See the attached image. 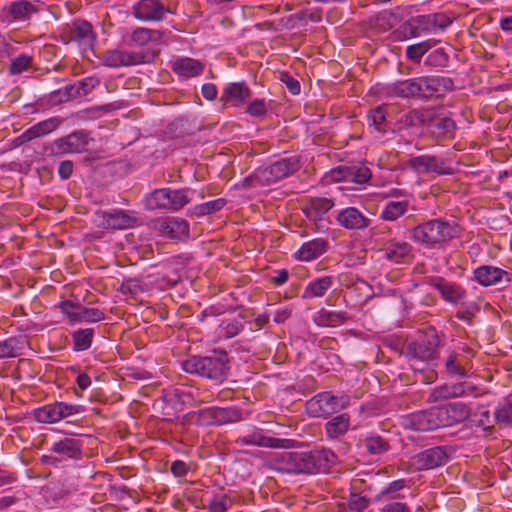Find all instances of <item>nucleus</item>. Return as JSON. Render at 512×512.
I'll list each match as a JSON object with an SVG mask.
<instances>
[{
	"mask_svg": "<svg viewBox=\"0 0 512 512\" xmlns=\"http://www.w3.org/2000/svg\"><path fill=\"white\" fill-rule=\"evenodd\" d=\"M244 419L243 410L236 406L218 407L217 421L218 425H226L240 422Z\"/></svg>",
	"mask_w": 512,
	"mask_h": 512,
	"instance_id": "obj_40",
	"label": "nucleus"
},
{
	"mask_svg": "<svg viewBox=\"0 0 512 512\" xmlns=\"http://www.w3.org/2000/svg\"><path fill=\"white\" fill-rule=\"evenodd\" d=\"M494 416L498 423L512 427V394L498 402Z\"/></svg>",
	"mask_w": 512,
	"mask_h": 512,
	"instance_id": "obj_39",
	"label": "nucleus"
},
{
	"mask_svg": "<svg viewBox=\"0 0 512 512\" xmlns=\"http://www.w3.org/2000/svg\"><path fill=\"white\" fill-rule=\"evenodd\" d=\"M32 64V57L26 54L17 56L11 61L9 72L12 75H18L26 71Z\"/></svg>",
	"mask_w": 512,
	"mask_h": 512,
	"instance_id": "obj_56",
	"label": "nucleus"
},
{
	"mask_svg": "<svg viewBox=\"0 0 512 512\" xmlns=\"http://www.w3.org/2000/svg\"><path fill=\"white\" fill-rule=\"evenodd\" d=\"M148 28H137L131 34V41L136 45H145L150 41Z\"/></svg>",
	"mask_w": 512,
	"mask_h": 512,
	"instance_id": "obj_63",
	"label": "nucleus"
},
{
	"mask_svg": "<svg viewBox=\"0 0 512 512\" xmlns=\"http://www.w3.org/2000/svg\"><path fill=\"white\" fill-rule=\"evenodd\" d=\"M347 319L348 314L346 312H330L322 309L319 311L318 315L319 324L327 326L343 323Z\"/></svg>",
	"mask_w": 512,
	"mask_h": 512,
	"instance_id": "obj_51",
	"label": "nucleus"
},
{
	"mask_svg": "<svg viewBox=\"0 0 512 512\" xmlns=\"http://www.w3.org/2000/svg\"><path fill=\"white\" fill-rule=\"evenodd\" d=\"M94 337L92 328L79 329L72 334L73 350L85 351L91 347Z\"/></svg>",
	"mask_w": 512,
	"mask_h": 512,
	"instance_id": "obj_47",
	"label": "nucleus"
},
{
	"mask_svg": "<svg viewBox=\"0 0 512 512\" xmlns=\"http://www.w3.org/2000/svg\"><path fill=\"white\" fill-rule=\"evenodd\" d=\"M350 427V415L341 413L330 418L324 425L327 438L334 440L344 436Z\"/></svg>",
	"mask_w": 512,
	"mask_h": 512,
	"instance_id": "obj_33",
	"label": "nucleus"
},
{
	"mask_svg": "<svg viewBox=\"0 0 512 512\" xmlns=\"http://www.w3.org/2000/svg\"><path fill=\"white\" fill-rule=\"evenodd\" d=\"M170 8L161 0H140L133 7V15L141 21H163Z\"/></svg>",
	"mask_w": 512,
	"mask_h": 512,
	"instance_id": "obj_13",
	"label": "nucleus"
},
{
	"mask_svg": "<svg viewBox=\"0 0 512 512\" xmlns=\"http://www.w3.org/2000/svg\"><path fill=\"white\" fill-rule=\"evenodd\" d=\"M52 98L59 103L79 98L75 82L55 91Z\"/></svg>",
	"mask_w": 512,
	"mask_h": 512,
	"instance_id": "obj_55",
	"label": "nucleus"
},
{
	"mask_svg": "<svg viewBox=\"0 0 512 512\" xmlns=\"http://www.w3.org/2000/svg\"><path fill=\"white\" fill-rule=\"evenodd\" d=\"M469 360L457 351H451L444 361L445 372L451 377L465 378L469 374Z\"/></svg>",
	"mask_w": 512,
	"mask_h": 512,
	"instance_id": "obj_29",
	"label": "nucleus"
},
{
	"mask_svg": "<svg viewBox=\"0 0 512 512\" xmlns=\"http://www.w3.org/2000/svg\"><path fill=\"white\" fill-rule=\"evenodd\" d=\"M239 446H257L265 448H289L293 440L265 436L256 427H251L236 439Z\"/></svg>",
	"mask_w": 512,
	"mask_h": 512,
	"instance_id": "obj_9",
	"label": "nucleus"
},
{
	"mask_svg": "<svg viewBox=\"0 0 512 512\" xmlns=\"http://www.w3.org/2000/svg\"><path fill=\"white\" fill-rule=\"evenodd\" d=\"M398 37L400 40L416 38L422 34L430 33V23L428 15H419L403 22L398 28Z\"/></svg>",
	"mask_w": 512,
	"mask_h": 512,
	"instance_id": "obj_25",
	"label": "nucleus"
},
{
	"mask_svg": "<svg viewBox=\"0 0 512 512\" xmlns=\"http://www.w3.org/2000/svg\"><path fill=\"white\" fill-rule=\"evenodd\" d=\"M411 246L406 242H389L384 248L385 256L387 259L400 262L411 253Z\"/></svg>",
	"mask_w": 512,
	"mask_h": 512,
	"instance_id": "obj_42",
	"label": "nucleus"
},
{
	"mask_svg": "<svg viewBox=\"0 0 512 512\" xmlns=\"http://www.w3.org/2000/svg\"><path fill=\"white\" fill-rule=\"evenodd\" d=\"M403 424L406 428L420 432L442 428L437 407L410 413L404 417Z\"/></svg>",
	"mask_w": 512,
	"mask_h": 512,
	"instance_id": "obj_11",
	"label": "nucleus"
},
{
	"mask_svg": "<svg viewBox=\"0 0 512 512\" xmlns=\"http://www.w3.org/2000/svg\"><path fill=\"white\" fill-rule=\"evenodd\" d=\"M441 427H450L470 417V407L461 402H451L437 407Z\"/></svg>",
	"mask_w": 512,
	"mask_h": 512,
	"instance_id": "obj_20",
	"label": "nucleus"
},
{
	"mask_svg": "<svg viewBox=\"0 0 512 512\" xmlns=\"http://www.w3.org/2000/svg\"><path fill=\"white\" fill-rule=\"evenodd\" d=\"M369 505V500L366 497L357 494H351L348 500V507L353 512H363Z\"/></svg>",
	"mask_w": 512,
	"mask_h": 512,
	"instance_id": "obj_60",
	"label": "nucleus"
},
{
	"mask_svg": "<svg viewBox=\"0 0 512 512\" xmlns=\"http://www.w3.org/2000/svg\"><path fill=\"white\" fill-rule=\"evenodd\" d=\"M390 93L401 98H428L425 77H416L394 82Z\"/></svg>",
	"mask_w": 512,
	"mask_h": 512,
	"instance_id": "obj_16",
	"label": "nucleus"
},
{
	"mask_svg": "<svg viewBox=\"0 0 512 512\" xmlns=\"http://www.w3.org/2000/svg\"><path fill=\"white\" fill-rule=\"evenodd\" d=\"M98 217L101 218L100 227L112 230L131 228L138 220L136 213L121 209L101 211Z\"/></svg>",
	"mask_w": 512,
	"mask_h": 512,
	"instance_id": "obj_14",
	"label": "nucleus"
},
{
	"mask_svg": "<svg viewBox=\"0 0 512 512\" xmlns=\"http://www.w3.org/2000/svg\"><path fill=\"white\" fill-rule=\"evenodd\" d=\"M435 43V40L429 39L413 45H409L406 48L407 59L414 63H419L421 58L432 48Z\"/></svg>",
	"mask_w": 512,
	"mask_h": 512,
	"instance_id": "obj_48",
	"label": "nucleus"
},
{
	"mask_svg": "<svg viewBox=\"0 0 512 512\" xmlns=\"http://www.w3.org/2000/svg\"><path fill=\"white\" fill-rule=\"evenodd\" d=\"M456 129L457 126L454 120L447 116H439L431 110L425 130L432 138L437 141L452 139Z\"/></svg>",
	"mask_w": 512,
	"mask_h": 512,
	"instance_id": "obj_15",
	"label": "nucleus"
},
{
	"mask_svg": "<svg viewBox=\"0 0 512 512\" xmlns=\"http://www.w3.org/2000/svg\"><path fill=\"white\" fill-rule=\"evenodd\" d=\"M189 192L190 189L184 188V189H177V190H171L170 189V210H179L183 206L189 203Z\"/></svg>",
	"mask_w": 512,
	"mask_h": 512,
	"instance_id": "obj_50",
	"label": "nucleus"
},
{
	"mask_svg": "<svg viewBox=\"0 0 512 512\" xmlns=\"http://www.w3.org/2000/svg\"><path fill=\"white\" fill-rule=\"evenodd\" d=\"M65 34L69 41L77 42L86 51L92 49L96 41L93 26L86 20H75L65 27Z\"/></svg>",
	"mask_w": 512,
	"mask_h": 512,
	"instance_id": "obj_12",
	"label": "nucleus"
},
{
	"mask_svg": "<svg viewBox=\"0 0 512 512\" xmlns=\"http://www.w3.org/2000/svg\"><path fill=\"white\" fill-rule=\"evenodd\" d=\"M408 207L409 202L407 200L387 201L380 213V217L385 221H396L407 212Z\"/></svg>",
	"mask_w": 512,
	"mask_h": 512,
	"instance_id": "obj_36",
	"label": "nucleus"
},
{
	"mask_svg": "<svg viewBox=\"0 0 512 512\" xmlns=\"http://www.w3.org/2000/svg\"><path fill=\"white\" fill-rule=\"evenodd\" d=\"M334 282L335 278L333 276H322L312 279L306 285L301 297L306 300L323 297L332 288Z\"/></svg>",
	"mask_w": 512,
	"mask_h": 512,
	"instance_id": "obj_32",
	"label": "nucleus"
},
{
	"mask_svg": "<svg viewBox=\"0 0 512 512\" xmlns=\"http://www.w3.org/2000/svg\"><path fill=\"white\" fill-rule=\"evenodd\" d=\"M358 447L365 450L370 456L382 455L391 448L389 440L376 433H370L361 437L358 442Z\"/></svg>",
	"mask_w": 512,
	"mask_h": 512,
	"instance_id": "obj_28",
	"label": "nucleus"
},
{
	"mask_svg": "<svg viewBox=\"0 0 512 512\" xmlns=\"http://www.w3.org/2000/svg\"><path fill=\"white\" fill-rule=\"evenodd\" d=\"M301 168V160L297 155L281 158L266 167L258 168L255 173V179L262 185L276 183Z\"/></svg>",
	"mask_w": 512,
	"mask_h": 512,
	"instance_id": "obj_5",
	"label": "nucleus"
},
{
	"mask_svg": "<svg viewBox=\"0 0 512 512\" xmlns=\"http://www.w3.org/2000/svg\"><path fill=\"white\" fill-rule=\"evenodd\" d=\"M22 348L23 340L19 337H9L0 341V359L17 357Z\"/></svg>",
	"mask_w": 512,
	"mask_h": 512,
	"instance_id": "obj_45",
	"label": "nucleus"
},
{
	"mask_svg": "<svg viewBox=\"0 0 512 512\" xmlns=\"http://www.w3.org/2000/svg\"><path fill=\"white\" fill-rule=\"evenodd\" d=\"M427 86V97L430 98L436 94L450 92L454 90V82L449 77L444 76H425Z\"/></svg>",
	"mask_w": 512,
	"mask_h": 512,
	"instance_id": "obj_35",
	"label": "nucleus"
},
{
	"mask_svg": "<svg viewBox=\"0 0 512 512\" xmlns=\"http://www.w3.org/2000/svg\"><path fill=\"white\" fill-rule=\"evenodd\" d=\"M49 450L63 458L80 459L82 456V445L74 438H64L53 442Z\"/></svg>",
	"mask_w": 512,
	"mask_h": 512,
	"instance_id": "obj_30",
	"label": "nucleus"
},
{
	"mask_svg": "<svg viewBox=\"0 0 512 512\" xmlns=\"http://www.w3.org/2000/svg\"><path fill=\"white\" fill-rule=\"evenodd\" d=\"M280 79L286 85L287 90L292 95H298L300 93L301 86L299 81L292 77L289 73H282Z\"/></svg>",
	"mask_w": 512,
	"mask_h": 512,
	"instance_id": "obj_61",
	"label": "nucleus"
},
{
	"mask_svg": "<svg viewBox=\"0 0 512 512\" xmlns=\"http://www.w3.org/2000/svg\"><path fill=\"white\" fill-rule=\"evenodd\" d=\"M431 284L439 291L442 298L451 304H458L466 296L465 290L459 284L448 282L442 277L433 278Z\"/></svg>",
	"mask_w": 512,
	"mask_h": 512,
	"instance_id": "obj_26",
	"label": "nucleus"
},
{
	"mask_svg": "<svg viewBox=\"0 0 512 512\" xmlns=\"http://www.w3.org/2000/svg\"><path fill=\"white\" fill-rule=\"evenodd\" d=\"M448 458L446 447L435 446L416 454L413 457V464L418 470H430L445 465Z\"/></svg>",
	"mask_w": 512,
	"mask_h": 512,
	"instance_id": "obj_17",
	"label": "nucleus"
},
{
	"mask_svg": "<svg viewBox=\"0 0 512 512\" xmlns=\"http://www.w3.org/2000/svg\"><path fill=\"white\" fill-rule=\"evenodd\" d=\"M83 411L84 407L82 405L57 401L36 409L35 419L40 423H56L64 418L80 414Z\"/></svg>",
	"mask_w": 512,
	"mask_h": 512,
	"instance_id": "obj_7",
	"label": "nucleus"
},
{
	"mask_svg": "<svg viewBox=\"0 0 512 512\" xmlns=\"http://www.w3.org/2000/svg\"><path fill=\"white\" fill-rule=\"evenodd\" d=\"M61 124V120L57 117H52L41 122L36 123L27 129L30 138L36 139L44 137L54 131Z\"/></svg>",
	"mask_w": 512,
	"mask_h": 512,
	"instance_id": "obj_41",
	"label": "nucleus"
},
{
	"mask_svg": "<svg viewBox=\"0 0 512 512\" xmlns=\"http://www.w3.org/2000/svg\"><path fill=\"white\" fill-rule=\"evenodd\" d=\"M335 203L331 198L325 197H309L306 199L303 212L309 221L316 224L318 228L323 227V217L329 212Z\"/></svg>",
	"mask_w": 512,
	"mask_h": 512,
	"instance_id": "obj_22",
	"label": "nucleus"
},
{
	"mask_svg": "<svg viewBox=\"0 0 512 512\" xmlns=\"http://www.w3.org/2000/svg\"><path fill=\"white\" fill-rule=\"evenodd\" d=\"M408 165L417 173H436L449 175L452 169L445 166L444 160L433 155H420L409 159Z\"/></svg>",
	"mask_w": 512,
	"mask_h": 512,
	"instance_id": "obj_21",
	"label": "nucleus"
},
{
	"mask_svg": "<svg viewBox=\"0 0 512 512\" xmlns=\"http://www.w3.org/2000/svg\"><path fill=\"white\" fill-rule=\"evenodd\" d=\"M380 512H411L408 505L397 500H389L380 509Z\"/></svg>",
	"mask_w": 512,
	"mask_h": 512,
	"instance_id": "obj_62",
	"label": "nucleus"
},
{
	"mask_svg": "<svg viewBox=\"0 0 512 512\" xmlns=\"http://www.w3.org/2000/svg\"><path fill=\"white\" fill-rule=\"evenodd\" d=\"M406 485V481L404 479H398L390 482L385 487H383L378 494L375 495V500L380 501L383 498H388L389 500H396L397 493L402 490Z\"/></svg>",
	"mask_w": 512,
	"mask_h": 512,
	"instance_id": "obj_49",
	"label": "nucleus"
},
{
	"mask_svg": "<svg viewBox=\"0 0 512 512\" xmlns=\"http://www.w3.org/2000/svg\"><path fill=\"white\" fill-rule=\"evenodd\" d=\"M329 243L323 238H315L301 245L297 251V258L301 261H311L323 255Z\"/></svg>",
	"mask_w": 512,
	"mask_h": 512,
	"instance_id": "obj_31",
	"label": "nucleus"
},
{
	"mask_svg": "<svg viewBox=\"0 0 512 512\" xmlns=\"http://www.w3.org/2000/svg\"><path fill=\"white\" fill-rule=\"evenodd\" d=\"M157 229L170 239L183 240L189 235V224L177 217H167L157 221Z\"/></svg>",
	"mask_w": 512,
	"mask_h": 512,
	"instance_id": "obj_24",
	"label": "nucleus"
},
{
	"mask_svg": "<svg viewBox=\"0 0 512 512\" xmlns=\"http://www.w3.org/2000/svg\"><path fill=\"white\" fill-rule=\"evenodd\" d=\"M172 69L176 74L189 78L201 74L204 65L199 60L185 57L175 60Z\"/></svg>",
	"mask_w": 512,
	"mask_h": 512,
	"instance_id": "obj_34",
	"label": "nucleus"
},
{
	"mask_svg": "<svg viewBox=\"0 0 512 512\" xmlns=\"http://www.w3.org/2000/svg\"><path fill=\"white\" fill-rule=\"evenodd\" d=\"M169 188L155 189L146 198V208L149 210L168 209L170 210Z\"/></svg>",
	"mask_w": 512,
	"mask_h": 512,
	"instance_id": "obj_37",
	"label": "nucleus"
},
{
	"mask_svg": "<svg viewBox=\"0 0 512 512\" xmlns=\"http://www.w3.org/2000/svg\"><path fill=\"white\" fill-rule=\"evenodd\" d=\"M155 53L150 52H126L122 50H110L104 53L103 63L108 67L134 66L142 63H150L154 60Z\"/></svg>",
	"mask_w": 512,
	"mask_h": 512,
	"instance_id": "obj_10",
	"label": "nucleus"
},
{
	"mask_svg": "<svg viewBox=\"0 0 512 512\" xmlns=\"http://www.w3.org/2000/svg\"><path fill=\"white\" fill-rule=\"evenodd\" d=\"M228 509L226 495L215 497L208 504L209 512H226Z\"/></svg>",
	"mask_w": 512,
	"mask_h": 512,
	"instance_id": "obj_64",
	"label": "nucleus"
},
{
	"mask_svg": "<svg viewBox=\"0 0 512 512\" xmlns=\"http://www.w3.org/2000/svg\"><path fill=\"white\" fill-rule=\"evenodd\" d=\"M410 239L427 248L448 243L459 235V226L444 218H435L409 230Z\"/></svg>",
	"mask_w": 512,
	"mask_h": 512,
	"instance_id": "obj_3",
	"label": "nucleus"
},
{
	"mask_svg": "<svg viewBox=\"0 0 512 512\" xmlns=\"http://www.w3.org/2000/svg\"><path fill=\"white\" fill-rule=\"evenodd\" d=\"M268 109L269 104L265 99H254L247 103L245 113L255 118L263 117L267 114Z\"/></svg>",
	"mask_w": 512,
	"mask_h": 512,
	"instance_id": "obj_53",
	"label": "nucleus"
},
{
	"mask_svg": "<svg viewBox=\"0 0 512 512\" xmlns=\"http://www.w3.org/2000/svg\"><path fill=\"white\" fill-rule=\"evenodd\" d=\"M428 21L430 23V29L431 32L438 28L440 30H445L447 27H449L452 23V20L450 17L443 13H435V14H429L428 15Z\"/></svg>",
	"mask_w": 512,
	"mask_h": 512,
	"instance_id": "obj_57",
	"label": "nucleus"
},
{
	"mask_svg": "<svg viewBox=\"0 0 512 512\" xmlns=\"http://www.w3.org/2000/svg\"><path fill=\"white\" fill-rule=\"evenodd\" d=\"M92 138L86 130H77L67 136L58 138L51 144V152L54 155L81 153L87 149Z\"/></svg>",
	"mask_w": 512,
	"mask_h": 512,
	"instance_id": "obj_8",
	"label": "nucleus"
},
{
	"mask_svg": "<svg viewBox=\"0 0 512 512\" xmlns=\"http://www.w3.org/2000/svg\"><path fill=\"white\" fill-rule=\"evenodd\" d=\"M242 329L243 323L236 319L223 321L220 325V333L226 339L237 336Z\"/></svg>",
	"mask_w": 512,
	"mask_h": 512,
	"instance_id": "obj_54",
	"label": "nucleus"
},
{
	"mask_svg": "<svg viewBox=\"0 0 512 512\" xmlns=\"http://www.w3.org/2000/svg\"><path fill=\"white\" fill-rule=\"evenodd\" d=\"M197 422L203 426H219L217 421V406L199 410L197 413Z\"/></svg>",
	"mask_w": 512,
	"mask_h": 512,
	"instance_id": "obj_52",
	"label": "nucleus"
},
{
	"mask_svg": "<svg viewBox=\"0 0 512 512\" xmlns=\"http://www.w3.org/2000/svg\"><path fill=\"white\" fill-rule=\"evenodd\" d=\"M337 455L330 449H313L309 452L283 451L273 459L275 470L287 474H314L329 471L337 462Z\"/></svg>",
	"mask_w": 512,
	"mask_h": 512,
	"instance_id": "obj_1",
	"label": "nucleus"
},
{
	"mask_svg": "<svg viewBox=\"0 0 512 512\" xmlns=\"http://www.w3.org/2000/svg\"><path fill=\"white\" fill-rule=\"evenodd\" d=\"M368 121L370 122V125H373L378 131H381L382 124L385 122L386 119V113L385 109L382 106H377L376 108L372 109L369 114L367 115Z\"/></svg>",
	"mask_w": 512,
	"mask_h": 512,
	"instance_id": "obj_59",
	"label": "nucleus"
},
{
	"mask_svg": "<svg viewBox=\"0 0 512 512\" xmlns=\"http://www.w3.org/2000/svg\"><path fill=\"white\" fill-rule=\"evenodd\" d=\"M181 367L187 373L222 382L227 377L228 355L225 351H214L208 356H192Z\"/></svg>",
	"mask_w": 512,
	"mask_h": 512,
	"instance_id": "obj_4",
	"label": "nucleus"
},
{
	"mask_svg": "<svg viewBox=\"0 0 512 512\" xmlns=\"http://www.w3.org/2000/svg\"><path fill=\"white\" fill-rule=\"evenodd\" d=\"M336 221L347 230H362L371 224V219L356 207H346L339 211Z\"/></svg>",
	"mask_w": 512,
	"mask_h": 512,
	"instance_id": "obj_23",
	"label": "nucleus"
},
{
	"mask_svg": "<svg viewBox=\"0 0 512 512\" xmlns=\"http://www.w3.org/2000/svg\"><path fill=\"white\" fill-rule=\"evenodd\" d=\"M445 335L435 327H427L418 339L408 342L402 348V355L412 364L414 371H423L430 361L439 358V348L442 346Z\"/></svg>",
	"mask_w": 512,
	"mask_h": 512,
	"instance_id": "obj_2",
	"label": "nucleus"
},
{
	"mask_svg": "<svg viewBox=\"0 0 512 512\" xmlns=\"http://www.w3.org/2000/svg\"><path fill=\"white\" fill-rule=\"evenodd\" d=\"M348 182L358 185L367 184L371 177V170L363 163L348 166Z\"/></svg>",
	"mask_w": 512,
	"mask_h": 512,
	"instance_id": "obj_43",
	"label": "nucleus"
},
{
	"mask_svg": "<svg viewBox=\"0 0 512 512\" xmlns=\"http://www.w3.org/2000/svg\"><path fill=\"white\" fill-rule=\"evenodd\" d=\"M40 1L16 0L3 8V13L9 21L26 22L39 12Z\"/></svg>",
	"mask_w": 512,
	"mask_h": 512,
	"instance_id": "obj_18",
	"label": "nucleus"
},
{
	"mask_svg": "<svg viewBox=\"0 0 512 512\" xmlns=\"http://www.w3.org/2000/svg\"><path fill=\"white\" fill-rule=\"evenodd\" d=\"M104 319V313L99 308L77 307L76 313L69 314L72 322H98Z\"/></svg>",
	"mask_w": 512,
	"mask_h": 512,
	"instance_id": "obj_38",
	"label": "nucleus"
},
{
	"mask_svg": "<svg viewBox=\"0 0 512 512\" xmlns=\"http://www.w3.org/2000/svg\"><path fill=\"white\" fill-rule=\"evenodd\" d=\"M251 94L245 82L229 83L223 88L220 101L224 104L233 103L235 106H241L251 97Z\"/></svg>",
	"mask_w": 512,
	"mask_h": 512,
	"instance_id": "obj_27",
	"label": "nucleus"
},
{
	"mask_svg": "<svg viewBox=\"0 0 512 512\" xmlns=\"http://www.w3.org/2000/svg\"><path fill=\"white\" fill-rule=\"evenodd\" d=\"M349 405L347 395H334L332 392H321L306 403V410L311 417H327Z\"/></svg>",
	"mask_w": 512,
	"mask_h": 512,
	"instance_id": "obj_6",
	"label": "nucleus"
},
{
	"mask_svg": "<svg viewBox=\"0 0 512 512\" xmlns=\"http://www.w3.org/2000/svg\"><path fill=\"white\" fill-rule=\"evenodd\" d=\"M100 83L96 77H86L80 81H76L75 85L78 91L79 97L88 95L96 86Z\"/></svg>",
	"mask_w": 512,
	"mask_h": 512,
	"instance_id": "obj_58",
	"label": "nucleus"
},
{
	"mask_svg": "<svg viewBox=\"0 0 512 512\" xmlns=\"http://www.w3.org/2000/svg\"><path fill=\"white\" fill-rule=\"evenodd\" d=\"M193 125L186 118H176L165 130V134L170 138H178L193 131Z\"/></svg>",
	"mask_w": 512,
	"mask_h": 512,
	"instance_id": "obj_46",
	"label": "nucleus"
},
{
	"mask_svg": "<svg viewBox=\"0 0 512 512\" xmlns=\"http://www.w3.org/2000/svg\"><path fill=\"white\" fill-rule=\"evenodd\" d=\"M429 115H431V109H413L403 115L402 123L409 127L423 126L425 128L426 123L429 122Z\"/></svg>",
	"mask_w": 512,
	"mask_h": 512,
	"instance_id": "obj_44",
	"label": "nucleus"
},
{
	"mask_svg": "<svg viewBox=\"0 0 512 512\" xmlns=\"http://www.w3.org/2000/svg\"><path fill=\"white\" fill-rule=\"evenodd\" d=\"M475 280L484 287L498 284L508 285L512 276L506 270L492 265H482L474 270Z\"/></svg>",
	"mask_w": 512,
	"mask_h": 512,
	"instance_id": "obj_19",
	"label": "nucleus"
}]
</instances>
